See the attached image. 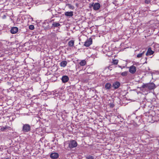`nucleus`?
Segmentation results:
<instances>
[{
  "mask_svg": "<svg viewBox=\"0 0 159 159\" xmlns=\"http://www.w3.org/2000/svg\"><path fill=\"white\" fill-rule=\"evenodd\" d=\"M143 88H147L149 90H152L156 88L155 84L152 82L143 84L142 86Z\"/></svg>",
  "mask_w": 159,
  "mask_h": 159,
  "instance_id": "obj_1",
  "label": "nucleus"
},
{
  "mask_svg": "<svg viewBox=\"0 0 159 159\" xmlns=\"http://www.w3.org/2000/svg\"><path fill=\"white\" fill-rule=\"evenodd\" d=\"M78 144L77 142L74 140L70 141L69 143L68 147L70 149L76 147Z\"/></svg>",
  "mask_w": 159,
  "mask_h": 159,
  "instance_id": "obj_2",
  "label": "nucleus"
},
{
  "mask_svg": "<svg viewBox=\"0 0 159 159\" xmlns=\"http://www.w3.org/2000/svg\"><path fill=\"white\" fill-rule=\"evenodd\" d=\"M93 7L94 10L96 11L99 9L100 7V5L98 3H93L92 4H90V7Z\"/></svg>",
  "mask_w": 159,
  "mask_h": 159,
  "instance_id": "obj_3",
  "label": "nucleus"
},
{
  "mask_svg": "<svg viewBox=\"0 0 159 159\" xmlns=\"http://www.w3.org/2000/svg\"><path fill=\"white\" fill-rule=\"evenodd\" d=\"M30 126L28 124H24L22 127V130L24 132H28L30 131Z\"/></svg>",
  "mask_w": 159,
  "mask_h": 159,
  "instance_id": "obj_4",
  "label": "nucleus"
},
{
  "mask_svg": "<svg viewBox=\"0 0 159 159\" xmlns=\"http://www.w3.org/2000/svg\"><path fill=\"white\" fill-rule=\"evenodd\" d=\"M159 50V44L154 43L152 44L150 47H149L148 50Z\"/></svg>",
  "mask_w": 159,
  "mask_h": 159,
  "instance_id": "obj_5",
  "label": "nucleus"
},
{
  "mask_svg": "<svg viewBox=\"0 0 159 159\" xmlns=\"http://www.w3.org/2000/svg\"><path fill=\"white\" fill-rule=\"evenodd\" d=\"M136 69L135 66H132L129 67V71L132 74H134L136 71Z\"/></svg>",
  "mask_w": 159,
  "mask_h": 159,
  "instance_id": "obj_6",
  "label": "nucleus"
},
{
  "mask_svg": "<svg viewBox=\"0 0 159 159\" xmlns=\"http://www.w3.org/2000/svg\"><path fill=\"white\" fill-rule=\"evenodd\" d=\"M11 128L9 126H2L1 127L0 129V130L2 132L5 131L7 130H11Z\"/></svg>",
  "mask_w": 159,
  "mask_h": 159,
  "instance_id": "obj_7",
  "label": "nucleus"
},
{
  "mask_svg": "<svg viewBox=\"0 0 159 159\" xmlns=\"http://www.w3.org/2000/svg\"><path fill=\"white\" fill-rule=\"evenodd\" d=\"M92 43V39L91 38H89L85 42L84 45L86 46H89Z\"/></svg>",
  "mask_w": 159,
  "mask_h": 159,
  "instance_id": "obj_8",
  "label": "nucleus"
},
{
  "mask_svg": "<svg viewBox=\"0 0 159 159\" xmlns=\"http://www.w3.org/2000/svg\"><path fill=\"white\" fill-rule=\"evenodd\" d=\"M59 157V154L57 153L54 152L51 154L50 157L52 159H57Z\"/></svg>",
  "mask_w": 159,
  "mask_h": 159,
  "instance_id": "obj_9",
  "label": "nucleus"
},
{
  "mask_svg": "<svg viewBox=\"0 0 159 159\" xmlns=\"http://www.w3.org/2000/svg\"><path fill=\"white\" fill-rule=\"evenodd\" d=\"M120 86V83L119 82L116 81L114 82L112 84V87L115 89H118Z\"/></svg>",
  "mask_w": 159,
  "mask_h": 159,
  "instance_id": "obj_10",
  "label": "nucleus"
},
{
  "mask_svg": "<svg viewBox=\"0 0 159 159\" xmlns=\"http://www.w3.org/2000/svg\"><path fill=\"white\" fill-rule=\"evenodd\" d=\"M18 31V28L16 27H12L11 30L10 32L12 34L16 33Z\"/></svg>",
  "mask_w": 159,
  "mask_h": 159,
  "instance_id": "obj_11",
  "label": "nucleus"
},
{
  "mask_svg": "<svg viewBox=\"0 0 159 159\" xmlns=\"http://www.w3.org/2000/svg\"><path fill=\"white\" fill-rule=\"evenodd\" d=\"M69 80L68 77L66 75H64L61 78L62 82L64 83H65L68 81Z\"/></svg>",
  "mask_w": 159,
  "mask_h": 159,
  "instance_id": "obj_12",
  "label": "nucleus"
},
{
  "mask_svg": "<svg viewBox=\"0 0 159 159\" xmlns=\"http://www.w3.org/2000/svg\"><path fill=\"white\" fill-rule=\"evenodd\" d=\"M60 25V24L59 23L57 22H54L53 23L51 28H53L55 27H57Z\"/></svg>",
  "mask_w": 159,
  "mask_h": 159,
  "instance_id": "obj_13",
  "label": "nucleus"
},
{
  "mask_svg": "<svg viewBox=\"0 0 159 159\" xmlns=\"http://www.w3.org/2000/svg\"><path fill=\"white\" fill-rule=\"evenodd\" d=\"M64 14L66 16L69 17H71L73 15V12L72 11L66 12Z\"/></svg>",
  "mask_w": 159,
  "mask_h": 159,
  "instance_id": "obj_14",
  "label": "nucleus"
},
{
  "mask_svg": "<svg viewBox=\"0 0 159 159\" xmlns=\"http://www.w3.org/2000/svg\"><path fill=\"white\" fill-rule=\"evenodd\" d=\"M105 88L107 89H109L111 87V85L110 83H107L105 85Z\"/></svg>",
  "mask_w": 159,
  "mask_h": 159,
  "instance_id": "obj_15",
  "label": "nucleus"
},
{
  "mask_svg": "<svg viewBox=\"0 0 159 159\" xmlns=\"http://www.w3.org/2000/svg\"><path fill=\"white\" fill-rule=\"evenodd\" d=\"M67 63L66 61H63L60 63V65L61 67H65L66 66Z\"/></svg>",
  "mask_w": 159,
  "mask_h": 159,
  "instance_id": "obj_16",
  "label": "nucleus"
},
{
  "mask_svg": "<svg viewBox=\"0 0 159 159\" xmlns=\"http://www.w3.org/2000/svg\"><path fill=\"white\" fill-rule=\"evenodd\" d=\"M154 52V51L152 50H148L147 52L146 53V56H150L153 54Z\"/></svg>",
  "mask_w": 159,
  "mask_h": 159,
  "instance_id": "obj_17",
  "label": "nucleus"
},
{
  "mask_svg": "<svg viewBox=\"0 0 159 159\" xmlns=\"http://www.w3.org/2000/svg\"><path fill=\"white\" fill-rule=\"evenodd\" d=\"M86 63V61L85 60H82L80 62V65L81 66H85Z\"/></svg>",
  "mask_w": 159,
  "mask_h": 159,
  "instance_id": "obj_18",
  "label": "nucleus"
},
{
  "mask_svg": "<svg viewBox=\"0 0 159 159\" xmlns=\"http://www.w3.org/2000/svg\"><path fill=\"white\" fill-rule=\"evenodd\" d=\"M74 41L73 40H71L69 41L68 43V45L69 46L72 47L74 45Z\"/></svg>",
  "mask_w": 159,
  "mask_h": 159,
  "instance_id": "obj_19",
  "label": "nucleus"
},
{
  "mask_svg": "<svg viewBox=\"0 0 159 159\" xmlns=\"http://www.w3.org/2000/svg\"><path fill=\"white\" fill-rule=\"evenodd\" d=\"M118 60L116 59H113L112 63L115 65H116L118 63Z\"/></svg>",
  "mask_w": 159,
  "mask_h": 159,
  "instance_id": "obj_20",
  "label": "nucleus"
},
{
  "mask_svg": "<svg viewBox=\"0 0 159 159\" xmlns=\"http://www.w3.org/2000/svg\"><path fill=\"white\" fill-rule=\"evenodd\" d=\"M86 159H94V157L93 156H91V155H88L86 157Z\"/></svg>",
  "mask_w": 159,
  "mask_h": 159,
  "instance_id": "obj_21",
  "label": "nucleus"
},
{
  "mask_svg": "<svg viewBox=\"0 0 159 159\" xmlns=\"http://www.w3.org/2000/svg\"><path fill=\"white\" fill-rule=\"evenodd\" d=\"M67 6H68L69 8L70 9H71L72 10L74 9V7L70 4H68L67 5Z\"/></svg>",
  "mask_w": 159,
  "mask_h": 159,
  "instance_id": "obj_22",
  "label": "nucleus"
},
{
  "mask_svg": "<svg viewBox=\"0 0 159 159\" xmlns=\"http://www.w3.org/2000/svg\"><path fill=\"white\" fill-rule=\"evenodd\" d=\"M127 71H125L121 73V75L122 76H126L127 75Z\"/></svg>",
  "mask_w": 159,
  "mask_h": 159,
  "instance_id": "obj_23",
  "label": "nucleus"
},
{
  "mask_svg": "<svg viewBox=\"0 0 159 159\" xmlns=\"http://www.w3.org/2000/svg\"><path fill=\"white\" fill-rule=\"evenodd\" d=\"M144 51L142 53H139V54H138L137 55V57L138 58H140V57H142L143 55L144 54Z\"/></svg>",
  "mask_w": 159,
  "mask_h": 159,
  "instance_id": "obj_24",
  "label": "nucleus"
},
{
  "mask_svg": "<svg viewBox=\"0 0 159 159\" xmlns=\"http://www.w3.org/2000/svg\"><path fill=\"white\" fill-rule=\"evenodd\" d=\"M34 28V26L33 25H30L29 26V29L30 30H33Z\"/></svg>",
  "mask_w": 159,
  "mask_h": 159,
  "instance_id": "obj_25",
  "label": "nucleus"
},
{
  "mask_svg": "<svg viewBox=\"0 0 159 159\" xmlns=\"http://www.w3.org/2000/svg\"><path fill=\"white\" fill-rule=\"evenodd\" d=\"M145 3L148 4L149 3H151V0H145Z\"/></svg>",
  "mask_w": 159,
  "mask_h": 159,
  "instance_id": "obj_26",
  "label": "nucleus"
},
{
  "mask_svg": "<svg viewBox=\"0 0 159 159\" xmlns=\"http://www.w3.org/2000/svg\"><path fill=\"white\" fill-rule=\"evenodd\" d=\"M48 25L46 26H45L44 27V29L45 30L46 29H49L50 28V26L48 25V24L47 23Z\"/></svg>",
  "mask_w": 159,
  "mask_h": 159,
  "instance_id": "obj_27",
  "label": "nucleus"
},
{
  "mask_svg": "<svg viewBox=\"0 0 159 159\" xmlns=\"http://www.w3.org/2000/svg\"><path fill=\"white\" fill-rule=\"evenodd\" d=\"M110 107L111 108H113L114 107V105L113 103H110Z\"/></svg>",
  "mask_w": 159,
  "mask_h": 159,
  "instance_id": "obj_28",
  "label": "nucleus"
}]
</instances>
